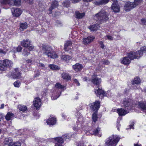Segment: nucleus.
I'll return each instance as SVG.
<instances>
[{
  "label": "nucleus",
  "instance_id": "30",
  "mask_svg": "<svg viewBox=\"0 0 146 146\" xmlns=\"http://www.w3.org/2000/svg\"><path fill=\"white\" fill-rule=\"evenodd\" d=\"M85 13H80L78 11H76L75 13V17L78 19L82 18L85 15Z\"/></svg>",
  "mask_w": 146,
  "mask_h": 146
},
{
  "label": "nucleus",
  "instance_id": "22",
  "mask_svg": "<svg viewBox=\"0 0 146 146\" xmlns=\"http://www.w3.org/2000/svg\"><path fill=\"white\" fill-rule=\"evenodd\" d=\"M81 125L79 123L77 125H75L73 127V129L74 131L76 132L80 133L82 132V129Z\"/></svg>",
  "mask_w": 146,
  "mask_h": 146
},
{
  "label": "nucleus",
  "instance_id": "43",
  "mask_svg": "<svg viewBox=\"0 0 146 146\" xmlns=\"http://www.w3.org/2000/svg\"><path fill=\"white\" fill-rule=\"evenodd\" d=\"M143 2L142 0H134V2L133 3L135 5L136 7L137 5L142 4Z\"/></svg>",
  "mask_w": 146,
  "mask_h": 146
},
{
  "label": "nucleus",
  "instance_id": "1",
  "mask_svg": "<svg viewBox=\"0 0 146 146\" xmlns=\"http://www.w3.org/2000/svg\"><path fill=\"white\" fill-rule=\"evenodd\" d=\"M108 16V13L104 9L101 10L94 15L95 19L100 23L108 21L109 19Z\"/></svg>",
  "mask_w": 146,
  "mask_h": 146
},
{
  "label": "nucleus",
  "instance_id": "16",
  "mask_svg": "<svg viewBox=\"0 0 146 146\" xmlns=\"http://www.w3.org/2000/svg\"><path fill=\"white\" fill-rule=\"evenodd\" d=\"M54 139L57 142L55 143L54 146H63L62 144L64 142V140L62 138L58 137L54 138Z\"/></svg>",
  "mask_w": 146,
  "mask_h": 146
},
{
  "label": "nucleus",
  "instance_id": "24",
  "mask_svg": "<svg viewBox=\"0 0 146 146\" xmlns=\"http://www.w3.org/2000/svg\"><path fill=\"white\" fill-rule=\"evenodd\" d=\"M121 63L125 65L129 64L130 63V60L127 57H124L121 59Z\"/></svg>",
  "mask_w": 146,
  "mask_h": 146
},
{
  "label": "nucleus",
  "instance_id": "9",
  "mask_svg": "<svg viewBox=\"0 0 146 146\" xmlns=\"http://www.w3.org/2000/svg\"><path fill=\"white\" fill-rule=\"evenodd\" d=\"M113 3L112 4L111 6V9L115 13H118L120 11V6L118 4L117 1H113Z\"/></svg>",
  "mask_w": 146,
  "mask_h": 146
},
{
  "label": "nucleus",
  "instance_id": "20",
  "mask_svg": "<svg viewBox=\"0 0 146 146\" xmlns=\"http://www.w3.org/2000/svg\"><path fill=\"white\" fill-rule=\"evenodd\" d=\"M47 124L52 125L55 124L56 122V119L53 116H50L46 121Z\"/></svg>",
  "mask_w": 146,
  "mask_h": 146
},
{
  "label": "nucleus",
  "instance_id": "8",
  "mask_svg": "<svg viewBox=\"0 0 146 146\" xmlns=\"http://www.w3.org/2000/svg\"><path fill=\"white\" fill-rule=\"evenodd\" d=\"M100 103L99 101H96L94 102L89 104L91 109L93 111H96L99 109Z\"/></svg>",
  "mask_w": 146,
  "mask_h": 146
},
{
  "label": "nucleus",
  "instance_id": "25",
  "mask_svg": "<svg viewBox=\"0 0 146 146\" xmlns=\"http://www.w3.org/2000/svg\"><path fill=\"white\" fill-rule=\"evenodd\" d=\"M94 92L97 96L100 95L104 96L105 94L104 91L100 88H98V89H95Z\"/></svg>",
  "mask_w": 146,
  "mask_h": 146
},
{
  "label": "nucleus",
  "instance_id": "26",
  "mask_svg": "<svg viewBox=\"0 0 146 146\" xmlns=\"http://www.w3.org/2000/svg\"><path fill=\"white\" fill-rule=\"evenodd\" d=\"M10 2L9 3L10 5L19 6L21 4V0H10Z\"/></svg>",
  "mask_w": 146,
  "mask_h": 146
},
{
  "label": "nucleus",
  "instance_id": "23",
  "mask_svg": "<svg viewBox=\"0 0 146 146\" xmlns=\"http://www.w3.org/2000/svg\"><path fill=\"white\" fill-rule=\"evenodd\" d=\"M73 69L76 71H78L80 70L83 68V66L81 64L77 63L72 66Z\"/></svg>",
  "mask_w": 146,
  "mask_h": 146
},
{
  "label": "nucleus",
  "instance_id": "7",
  "mask_svg": "<svg viewBox=\"0 0 146 146\" xmlns=\"http://www.w3.org/2000/svg\"><path fill=\"white\" fill-rule=\"evenodd\" d=\"M135 7V5L133 2H126L125 4L124 9L126 11H129Z\"/></svg>",
  "mask_w": 146,
  "mask_h": 146
},
{
  "label": "nucleus",
  "instance_id": "10",
  "mask_svg": "<svg viewBox=\"0 0 146 146\" xmlns=\"http://www.w3.org/2000/svg\"><path fill=\"white\" fill-rule=\"evenodd\" d=\"M11 11L13 16L15 17H19L22 12L20 9L18 8H12L11 9Z\"/></svg>",
  "mask_w": 146,
  "mask_h": 146
},
{
  "label": "nucleus",
  "instance_id": "11",
  "mask_svg": "<svg viewBox=\"0 0 146 146\" xmlns=\"http://www.w3.org/2000/svg\"><path fill=\"white\" fill-rule=\"evenodd\" d=\"M94 38L95 37L93 36H90L84 38L83 39V43L86 45H88L92 42Z\"/></svg>",
  "mask_w": 146,
  "mask_h": 146
},
{
  "label": "nucleus",
  "instance_id": "15",
  "mask_svg": "<svg viewBox=\"0 0 146 146\" xmlns=\"http://www.w3.org/2000/svg\"><path fill=\"white\" fill-rule=\"evenodd\" d=\"M15 72L14 73V74H11L10 75L9 74L8 76L9 77H11V78H13L14 79L18 78H19L20 77L21 74L20 72L18 71V68H15Z\"/></svg>",
  "mask_w": 146,
  "mask_h": 146
},
{
  "label": "nucleus",
  "instance_id": "54",
  "mask_svg": "<svg viewBox=\"0 0 146 146\" xmlns=\"http://www.w3.org/2000/svg\"><path fill=\"white\" fill-rule=\"evenodd\" d=\"M103 63L105 65H108L110 63V62L108 61L107 60H104L103 61Z\"/></svg>",
  "mask_w": 146,
  "mask_h": 146
},
{
  "label": "nucleus",
  "instance_id": "5",
  "mask_svg": "<svg viewBox=\"0 0 146 146\" xmlns=\"http://www.w3.org/2000/svg\"><path fill=\"white\" fill-rule=\"evenodd\" d=\"M31 42L28 39L23 40L21 42V46L25 48H27L29 51L33 50L34 46L31 44Z\"/></svg>",
  "mask_w": 146,
  "mask_h": 146
},
{
  "label": "nucleus",
  "instance_id": "21",
  "mask_svg": "<svg viewBox=\"0 0 146 146\" xmlns=\"http://www.w3.org/2000/svg\"><path fill=\"white\" fill-rule=\"evenodd\" d=\"M138 106L143 111H146V102L142 101L138 102Z\"/></svg>",
  "mask_w": 146,
  "mask_h": 146
},
{
  "label": "nucleus",
  "instance_id": "61",
  "mask_svg": "<svg viewBox=\"0 0 146 146\" xmlns=\"http://www.w3.org/2000/svg\"><path fill=\"white\" fill-rule=\"evenodd\" d=\"M25 2H28L30 3H32L33 0H24Z\"/></svg>",
  "mask_w": 146,
  "mask_h": 146
},
{
  "label": "nucleus",
  "instance_id": "62",
  "mask_svg": "<svg viewBox=\"0 0 146 146\" xmlns=\"http://www.w3.org/2000/svg\"><path fill=\"white\" fill-rule=\"evenodd\" d=\"M4 68L2 66H0V70H4Z\"/></svg>",
  "mask_w": 146,
  "mask_h": 146
},
{
  "label": "nucleus",
  "instance_id": "12",
  "mask_svg": "<svg viewBox=\"0 0 146 146\" xmlns=\"http://www.w3.org/2000/svg\"><path fill=\"white\" fill-rule=\"evenodd\" d=\"M127 56L130 60H133L136 58L138 59L140 57L137 52H131L128 54Z\"/></svg>",
  "mask_w": 146,
  "mask_h": 146
},
{
  "label": "nucleus",
  "instance_id": "13",
  "mask_svg": "<svg viewBox=\"0 0 146 146\" xmlns=\"http://www.w3.org/2000/svg\"><path fill=\"white\" fill-rule=\"evenodd\" d=\"M1 65H2L4 67H6L11 66L13 64L11 60L7 59H5L1 61Z\"/></svg>",
  "mask_w": 146,
  "mask_h": 146
},
{
  "label": "nucleus",
  "instance_id": "18",
  "mask_svg": "<svg viewBox=\"0 0 146 146\" xmlns=\"http://www.w3.org/2000/svg\"><path fill=\"white\" fill-rule=\"evenodd\" d=\"M114 111H117L119 115L120 116H123L127 114L128 112L122 108H118L117 109H114Z\"/></svg>",
  "mask_w": 146,
  "mask_h": 146
},
{
  "label": "nucleus",
  "instance_id": "58",
  "mask_svg": "<svg viewBox=\"0 0 146 146\" xmlns=\"http://www.w3.org/2000/svg\"><path fill=\"white\" fill-rule=\"evenodd\" d=\"M80 0H71V1L73 3H76L79 2Z\"/></svg>",
  "mask_w": 146,
  "mask_h": 146
},
{
  "label": "nucleus",
  "instance_id": "37",
  "mask_svg": "<svg viewBox=\"0 0 146 146\" xmlns=\"http://www.w3.org/2000/svg\"><path fill=\"white\" fill-rule=\"evenodd\" d=\"M141 80L138 77H136L134 78V79L132 81V84H139L141 83Z\"/></svg>",
  "mask_w": 146,
  "mask_h": 146
},
{
  "label": "nucleus",
  "instance_id": "53",
  "mask_svg": "<svg viewBox=\"0 0 146 146\" xmlns=\"http://www.w3.org/2000/svg\"><path fill=\"white\" fill-rule=\"evenodd\" d=\"M141 22L143 25H146V20L145 19H143L141 20Z\"/></svg>",
  "mask_w": 146,
  "mask_h": 146
},
{
  "label": "nucleus",
  "instance_id": "49",
  "mask_svg": "<svg viewBox=\"0 0 146 146\" xmlns=\"http://www.w3.org/2000/svg\"><path fill=\"white\" fill-rule=\"evenodd\" d=\"M85 145L83 141H80L77 143V146H85Z\"/></svg>",
  "mask_w": 146,
  "mask_h": 146
},
{
  "label": "nucleus",
  "instance_id": "29",
  "mask_svg": "<svg viewBox=\"0 0 146 146\" xmlns=\"http://www.w3.org/2000/svg\"><path fill=\"white\" fill-rule=\"evenodd\" d=\"M13 142V141L12 138L11 137L6 138L5 139L4 143L5 145H12Z\"/></svg>",
  "mask_w": 146,
  "mask_h": 146
},
{
  "label": "nucleus",
  "instance_id": "27",
  "mask_svg": "<svg viewBox=\"0 0 146 146\" xmlns=\"http://www.w3.org/2000/svg\"><path fill=\"white\" fill-rule=\"evenodd\" d=\"M72 42L70 41H68L65 44L64 49L66 51H68L71 48Z\"/></svg>",
  "mask_w": 146,
  "mask_h": 146
},
{
  "label": "nucleus",
  "instance_id": "45",
  "mask_svg": "<svg viewBox=\"0 0 146 146\" xmlns=\"http://www.w3.org/2000/svg\"><path fill=\"white\" fill-rule=\"evenodd\" d=\"M98 115L96 113H94L92 115V119L94 122H96L98 120Z\"/></svg>",
  "mask_w": 146,
  "mask_h": 146
},
{
  "label": "nucleus",
  "instance_id": "51",
  "mask_svg": "<svg viewBox=\"0 0 146 146\" xmlns=\"http://www.w3.org/2000/svg\"><path fill=\"white\" fill-rule=\"evenodd\" d=\"M38 66L42 67V69H44L45 68L44 65L43 64L41 63H38Z\"/></svg>",
  "mask_w": 146,
  "mask_h": 146
},
{
  "label": "nucleus",
  "instance_id": "63",
  "mask_svg": "<svg viewBox=\"0 0 146 146\" xmlns=\"http://www.w3.org/2000/svg\"><path fill=\"white\" fill-rule=\"evenodd\" d=\"M4 104H2L1 105V107H0V109H3L4 108Z\"/></svg>",
  "mask_w": 146,
  "mask_h": 146
},
{
  "label": "nucleus",
  "instance_id": "2",
  "mask_svg": "<svg viewBox=\"0 0 146 146\" xmlns=\"http://www.w3.org/2000/svg\"><path fill=\"white\" fill-rule=\"evenodd\" d=\"M43 54L47 56L48 57L51 58H55L58 56L51 47L44 45L42 47Z\"/></svg>",
  "mask_w": 146,
  "mask_h": 146
},
{
  "label": "nucleus",
  "instance_id": "55",
  "mask_svg": "<svg viewBox=\"0 0 146 146\" xmlns=\"http://www.w3.org/2000/svg\"><path fill=\"white\" fill-rule=\"evenodd\" d=\"M71 135H67V134H65L64 135L65 137H64V136H63V138L66 139L67 138H70V136Z\"/></svg>",
  "mask_w": 146,
  "mask_h": 146
},
{
  "label": "nucleus",
  "instance_id": "35",
  "mask_svg": "<svg viewBox=\"0 0 146 146\" xmlns=\"http://www.w3.org/2000/svg\"><path fill=\"white\" fill-rule=\"evenodd\" d=\"M28 27V24L26 22L21 23H20L19 29L21 31H23L24 29H26Z\"/></svg>",
  "mask_w": 146,
  "mask_h": 146
},
{
  "label": "nucleus",
  "instance_id": "60",
  "mask_svg": "<svg viewBox=\"0 0 146 146\" xmlns=\"http://www.w3.org/2000/svg\"><path fill=\"white\" fill-rule=\"evenodd\" d=\"M40 75V73L39 71H38L37 73L35 75L34 77H37L39 76Z\"/></svg>",
  "mask_w": 146,
  "mask_h": 146
},
{
  "label": "nucleus",
  "instance_id": "3",
  "mask_svg": "<svg viewBox=\"0 0 146 146\" xmlns=\"http://www.w3.org/2000/svg\"><path fill=\"white\" fill-rule=\"evenodd\" d=\"M120 138L117 135H113L108 137L105 141L106 146H116Z\"/></svg>",
  "mask_w": 146,
  "mask_h": 146
},
{
  "label": "nucleus",
  "instance_id": "42",
  "mask_svg": "<svg viewBox=\"0 0 146 146\" xmlns=\"http://www.w3.org/2000/svg\"><path fill=\"white\" fill-rule=\"evenodd\" d=\"M22 50V47L20 46H18L17 47L14 48L12 50V51L13 52L15 53L17 52H20Z\"/></svg>",
  "mask_w": 146,
  "mask_h": 146
},
{
  "label": "nucleus",
  "instance_id": "19",
  "mask_svg": "<svg viewBox=\"0 0 146 146\" xmlns=\"http://www.w3.org/2000/svg\"><path fill=\"white\" fill-rule=\"evenodd\" d=\"M58 5V3L56 0L52 3L51 6L48 10L49 14H51L52 13V10L56 8Z\"/></svg>",
  "mask_w": 146,
  "mask_h": 146
},
{
  "label": "nucleus",
  "instance_id": "4",
  "mask_svg": "<svg viewBox=\"0 0 146 146\" xmlns=\"http://www.w3.org/2000/svg\"><path fill=\"white\" fill-rule=\"evenodd\" d=\"M131 100L128 99L124 98L121 100L120 105L125 110H129L132 109Z\"/></svg>",
  "mask_w": 146,
  "mask_h": 146
},
{
  "label": "nucleus",
  "instance_id": "34",
  "mask_svg": "<svg viewBox=\"0 0 146 146\" xmlns=\"http://www.w3.org/2000/svg\"><path fill=\"white\" fill-rule=\"evenodd\" d=\"M100 27L99 25L95 24L90 26L88 28L91 31H94L97 30Z\"/></svg>",
  "mask_w": 146,
  "mask_h": 146
},
{
  "label": "nucleus",
  "instance_id": "56",
  "mask_svg": "<svg viewBox=\"0 0 146 146\" xmlns=\"http://www.w3.org/2000/svg\"><path fill=\"white\" fill-rule=\"evenodd\" d=\"M7 52L5 50V51L4 50H2L1 49H0V53L1 54H5Z\"/></svg>",
  "mask_w": 146,
  "mask_h": 146
},
{
  "label": "nucleus",
  "instance_id": "32",
  "mask_svg": "<svg viewBox=\"0 0 146 146\" xmlns=\"http://www.w3.org/2000/svg\"><path fill=\"white\" fill-rule=\"evenodd\" d=\"M61 58L63 61L68 62L72 58L71 56L68 55H63L61 56Z\"/></svg>",
  "mask_w": 146,
  "mask_h": 146
},
{
  "label": "nucleus",
  "instance_id": "14",
  "mask_svg": "<svg viewBox=\"0 0 146 146\" xmlns=\"http://www.w3.org/2000/svg\"><path fill=\"white\" fill-rule=\"evenodd\" d=\"M33 105L37 109L39 108L41 105V102L40 99L38 98H35L33 101Z\"/></svg>",
  "mask_w": 146,
  "mask_h": 146
},
{
  "label": "nucleus",
  "instance_id": "46",
  "mask_svg": "<svg viewBox=\"0 0 146 146\" xmlns=\"http://www.w3.org/2000/svg\"><path fill=\"white\" fill-rule=\"evenodd\" d=\"M104 38L106 40H113V37L110 35H108L104 37Z\"/></svg>",
  "mask_w": 146,
  "mask_h": 146
},
{
  "label": "nucleus",
  "instance_id": "6",
  "mask_svg": "<svg viewBox=\"0 0 146 146\" xmlns=\"http://www.w3.org/2000/svg\"><path fill=\"white\" fill-rule=\"evenodd\" d=\"M55 87L56 88L60 90L61 91L58 93V96H55L54 95L52 96L51 97V98L52 100L56 99L60 96V94H61V92L66 89L65 86H63L59 83H57L56 84Z\"/></svg>",
  "mask_w": 146,
  "mask_h": 146
},
{
  "label": "nucleus",
  "instance_id": "41",
  "mask_svg": "<svg viewBox=\"0 0 146 146\" xmlns=\"http://www.w3.org/2000/svg\"><path fill=\"white\" fill-rule=\"evenodd\" d=\"M62 78L64 79L68 80H70L71 77L67 74L65 73H63L62 74Z\"/></svg>",
  "mask_w": 146,
  "mask_h": 146
},
{
  "label": "nucleus",
  "instance_id": "57",
  "mask_svg": "<svg viewBox=\"0 0 146 146\" xmlns=\"http://www.w3.org/2000/svg\"><path fill=\"white\" fill-rule=\"evenodd\" d=\"M100 45L101 48H104V45L103 44V42L102 41H100Z\"/></svg>",
  "mask_w": 146,
  "mask_h": 146
},
{
  "label": "nucleus",
  "instance_id": "52",
  "mask_svg": "<svg viewBox=\"0 0 146 146\" xmlns=\"http://www.w3.org/2000/svg\"><path fill=\"white\" fill-rule=\"evenodd\" d=\"M74 82L78 86L80 85V84L77 80L74 79Z\"/></svg>",
  "mask_w": 146,
  "mask_h": 146
},
{
  "label": "nucleus",
  "instance_id": "36",
  "mask_svg": "<svg viewBox=\"0 0 146 146\" xmlns=\"http://www.w3.org/2000/svg\"><path fill=\"white\" fill-rule=\"evenodd\" d=\"M30 51L28 48H25L22 51V54L24 56H27L30 54Z\"/></svg>",
  "mask_w": 146,
  "mask_h": 146
},
{
  "label": "nucleus",
  "instance_id": "31",
  "mask_svg": "<svg viewBox=\"0 0 146 146\" xmlns=\"http://www.w3.org/2000/svg\"><path fill=\"white\" fill-rule=\"evenodd\" d=\"M137 52L139 55L141 57L143 53H146V46H144L141 47L140 50Z\"/></svg>",
  "mask_w": 146,
  "mask_h": 146
},
{
  "label": "nucleus",
  "instance_id": "48",
  "mask_svg": "<svg viewBox=\"0 0 146 146\" xmlns=\"http://www.w3.org/2000/svg\"><path fill=\"white\" fill-rule=\"evenodd\" d=\"M70 1L69 0H68L66 1L63 3L64 5L66 7L69 6L70 5Z\"/></svg>",
  "mask_w": 146,
  "mask_h": 146
},
{
  "label": "nucleus",
  "instance_id": "50",
  "mask_svg": "<svg viewBox=\"0 0 146 146\" xmlns=\"http://www.w3.org/2000/svg\"><path fill=\"white\" fill-rule=\"evenodd\" d=\"M13 146H21V143L19 142H16L14 144H12Z\"/></svg>",
  "mask_w": 146,
  "mask_h": 146
},
{
  "label": "nucleus",
  "instance_id": "39",
  "mask_svg": "<svg viewBox=\"0 0 146 146\" xmlns=\"http://www.w3.org/2000/svg\"><path fill=\"white\" fill-rule=\"evenodd\" d=\"M18 109L23 111H25L27 109V107L25 106L19 105L18 107Z\"/></svg>",
  "mask_w": 146,
  "mask_h": 146
},
{
  "label": "nucleus",
  "instance_id": "17",
  "mask_svg": "<svg viewBox=\"0 0 146 146\" xmlns=\"http://www.w3.org/2000/svg\"><path fill=\"white\" fill-rule=\"evenodd\" d=\"M93 78L92 80V83L94 85L98 86L101 82V79L95 76L93 77Z\"/></svg>",
  "mask_w": 146,
  "mask_h": 146
},
{
  "label": "nucleus",
  "instance_id": "44",
  "mask_svg": "<svg viewBox=\"0 0 146 146\" xmlns=\"http://www.w3.org/2000/svg\"><path fill=\"white\" fill-rule=\"evenodd\" d=\"M10 1V0H0V3L2 5L8 4L10 5L9 3Z\"/></svg>",
  "mask_w": 146,
  "mask_h": 146
},
{
  "label": "nucleus",
  "instance_id": "64",
  "mask_svg": "<svg viewBox=\"0 0 146 146\" xmlns=\"http://www.w3.org/2000/svg\"><path fill=\"white\" fill-rule=\"evenodd\" d=\"M134 146H142L141 144H134Z\"/></svg>",
  "mask_w": 146,
  "mask_h": 146
},
{
  "label": "nucleus",
  "instance_id": "40",
  "mask_svg": "<svg viewBox=\"0 0 146 146\" xmlns=\"http://www.w3.org/2000/svg\"><path fill=\"white\" fill-rule=\"evenodd\" d=\"M48 66L50 69L53 70H58L59 69L58 66L52 64L49 65Z\"/></svg>",
  "mask_w": 146,
  "mask_h": 146
},
{
  "label": "nucleus",
  "instance_id": "47",
  "mask_svg": "<svg viewBox=\"0 0 146 146\" xmlns=\"http://www.w3.org/2000/svg\"><path fill=\"white\" fill-rule=\"evenodd\" d=\"M20 82L19 81H17L15 82L13 84L15 87H19L20 85Z\"/></svg>",
  "mask_w": 146,
  "mask_h": 146
},
{
  "label": "nucleus",
  "instance_id": "33",
  "mask_svg": "<svg viewBox=\"0 0 146 146\" xmlns=\"http://www.w3.org/2000/svg\"><path fill=\"white\" fill-rule=\"evenodd\" d=\"M14 117V114L11 112H8L5 117L6 119L7 120H10Z\"/></svg>",
  "mask_w": 146,
  "mask_h": 146
},
{
  "label": "nucleus",
  "instance_id": "28",
  "mask_svg": "<svg viewBox=\"0 0 146 146\" xmlns=\"http://www.w3.org/2000/svg\"><path fill=\"white\" fill-rule=\"evenodd\" d=\"M110 0H100L95 2V5H98L106 4L109 2Z\"/></svg>",
  "mask_w": 146,
  "mask_h": 146
},
{
  "label": "nucleus",
  "instance_id": "59",
  "mask_svg": "<svg viewBox=\"0 0 146 146\" xmlns=\"http://www.w3.org/2000/svg\"><path fill=\"white\" fill-rule=\"evenodd\" d=\"M3 116L1 113H0V121H1L3 118Z\"/></svg>",
  "mask_w": 146,
  "mask_h": 146
},
{
  "label": "nucleus",
  "instance_id": "38",
  "mask_svg": "<svg viewBox=\"0 0 146 146\" xmlns=\"http://www.w3.org/2000/svg\"><path fill=\"white\" fill-rule=\"evenodd\" d=\"M100 129L99 127H98L96 130L93 131V134L95 135H97L99 137L101 136V133H100Z\"/></svg>",
  "mask_w": 146,
  "mask_h": 146
}]
</instances>
